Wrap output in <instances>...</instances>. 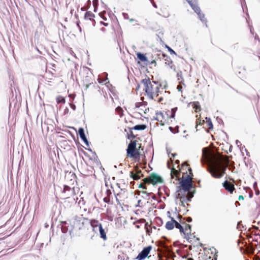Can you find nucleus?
Instances as JSON below:
<instances>
[{"mask_svg":"<svg viewBox=\"0 0 260 260\" xmlns=\"http://www.w3.org/2000/svg\"><path fill=\"white\" fill-rule=\"evenodd\" d=\"M236 144L237 145V146L240 149V147L241 146V145H242V144L241 143V142L239 140H236Z\"/></svg>","mask_w":260,"mask_h":260,"instance_id":"obj_46","label":"nucleus"},{"mask_svg":"<svg viewBox=\"0 0 260 260\" xmlns=\"http://www.w3.org/2000/svg\"><path fill=\"white\" fill-rule=\"evenodd\" d=\"M181 72L180 71L179 73L178 72L177 74V77L178 78H179V77L180 76H181ZM178 80H179V78H178Z\"/></svg>","mask_w":260,"mask_h":260,"instance_id":"obj_61","label":"nucleus"},{"mask_svg":"<svg viewBox=\"0 0 260 260\" xmlns=\"http://www.w3.org/2000/svg\"><path fill=\"white\" fill-rule=\"evenodd\" d=\"M104 202L106 203H109L110 202V197H105L104 199Z\"/></svg>","mask_w":260,"mask_h":260,"instance_id":"obj_37","label":"nucleus"},{"mask_svg":"<svg viewBox=\"0 0 260 260\" xmlns=\"http://www.w3.org/2000/svg\"><path fill=\"white\" fill-rule=\"evenodd\" d=\"M239 200H244V197L242 195H240L238 198Z\"/></svg>","mask_w":260,"mask_h":260,"instance_id":"obj_57","label":"nucleus"},{"mask_svg":"<svg viewBox=\"0 0 260 260\" xmlns=\"http://www.w3.org/2000/svg\"><path fill=\"white\" fill-rule=\"evenodd\" d=\"M193 108L194 109L196 112H198V111H200L201 110V106L200 103L199 102H193L191 103Z\"/></svg>","mask_w":260,"mask_h":260,"instance_id":"obj_21","label":"nucleus"},{"mask_svg":"<svg viewBox=\"0 0 260 260\" xmlns=\"http://www.w3.org/2000/svg\"><path fill=\"white\" fill-rule=\"evenodd\" d=\"M87 222H89V220L84 218L82 215L76 216L71 220L62 222L61 231L63 233L69 232L71 237L79 236V231L83 229Z\"/></svg>","mask_w":260,"mask_h":260,"instance_id":"obj_1","label":"nucleus"},{"mask_svg":"<svg viewBox=\"0 0 260 260\" xmlns=\"http://www.w3.org/2000/svg\"><path fill=\"white\" fill-rule=\"evenodd\" d=\"M166 47L168 49V50L170 52L171 54L176 55V53L169 46L166 45Z\"/></svg>","mask_w":260,"mask_h":260,"instance_id":"obj_31","label":"nucleus"},{"mask_svg":"<svg viewBox=\"0 0 260 260\" xmlns=\"http://www.w3.org/2000/svg\"><path fill=\"white\" fill-rule=\"evenodd\" d=\"M101 24H102L103 25H104L105 26H107L108 25V23H105V22H102V21H101Z\"/></svg>","mask_w":260,"mask_h":260,"instance_id":"obj_62","label":"nucleus"},{"mask_svg":"<svg viewBox=\"0 0 260 260\" xmlns=\"http://www.w3.org/2000/svg\"><path fill=\"white\" fill-rule=\"evenodd\" d=\"M163 100V98L162 97H160L159 99H158V103H161Z\"/></svg>","mask_w":260,"mask_h":260,"instance_id":"obj_60","label":"nucleus"},{"mask_svg":"<svg viewBox=\"0 0 260 260\" xmlns=\"http://www.w3.org/2000/svg\"><path fill=\"white\" fill-rule=\"evenodd\" d=\"M143 182L145 183H147V184H150V183H151L150 179V177L149 178H145L143 179Z\"/></svg>","mask_w":260,"mask_h":260,"instance_id":"obj_34","label":"nucleus"},{"mask_svg":"<svg viewBox=\"0 0 260 260\" xmlns=\"http://www.w3.org/2000/svg\"><path fill=\"white\" fill-rule=\"evenodd\" d=\"M80 138L87 146H89V143L86 138V135H85L82 137H80Z\"/></svg>","mask_w":260,"mask_h":260,"instance_id":"obj_27","label":"nucleus"},{"mask_svg":"<svg viewBox=\"0 0 260 260\" xmlns=\"http://www.w3.org/2000/svg\"><path fill=\"white\" fill-rule=\"evenodd\" d=\"M223 187L230 193H232L235 190L234 185L229 183L227 180L224 181L222 183Z\"/></svg>","mask_w":260,"mask_h":260,"instance_id":"obj_12","label":"nucleus"},{"mask_svg":"<svg viewBox=\"0 0 260 260\" xmlns=\"http://www.w3.org/2000/svg\"><path fill=\"white\" fill-rule=\"evenodd\" d=\"M205 119L207 121V125L209 126L210 129H213V125L210 118L206 117Z\"/></svg>","mask_w":260,"mask_h":260,"instance_id":"obj_25","label":"nucleus"},{"mask_svg":"<svg viewBox=\"0 0 260 260\" xmlns=\"http://www.w3.org/2000/svg\"><path fill=\"white\" fill-rule=\"evenodd\" d=\"M168 167L171 170V178L176 177V180L179 179V186H177L176 192L180 193L189 194L191 193L192 191L191 189L193 188V186L191 182L192 177L190 175H187L183 179H180V171L174 168V167H170V165L168 164Z\"/></svg>","mask_w":260,"mask_h":260,"instance_id":"obj_2","label":"nucleus"},{"mask_svg":"<svg viewBox=\"0 0 260 260\" xmlns=\"http://www.w3.org/2000/svg\"><path fill=\"white\" fill-rule=\"evenodd\" d=\"M142 83L144 84L145 91L148 93L152 91L153 87L149 78H145L142 80Z\"/></svg>","mask_w":260,"mask_h":260,"instance_id":"obj_9","label":"nucleus"},{"mask_svg":"<svg viewBox=\"0 0 260 260\" xmlns=\"http://www.w3.org/2000/svg\"><path fill=\"white\" fill-rule=\"evenodd\" d=\"M177 89L178 90V91H182V87L179 86V85H178L177 86Z\"/></svg>","mask_w":260,"mask_h":260,"instance_id":"obj_59","label":"nucleus"},{"mask_svg":"<svg viewBox=\"0 0 260 260\" xmlns=\"http://www.w3.org/2000/svg\"><path fill=\"white\" fill-rule=\"evenodd\" d=\"M184 219L187 222H191L192 221V218L191 217H185Z\"/></svg>","mask_w":260,"mask_h":260,"instance_id":"obj_39","label":"nucleus"},{"mask_svg":"<svg viewBox=\"0 0 260 260\" xmlns=\"http://www.w3.org/2000/svg\"><path fill=\"white\" fill-rule=\"evenodd\" d=\"M128 259V258H127L125 260H127ZM118 260H125L124 259V255H119L118 256Z\"/></svg>","mask_w":260,"mask_h":260,"instance_id":"obj_43","label":"nucleus"},{"mask_svg":"<svg viewBox=\"0 0 260 260\" xmlns=\"http://www.w3.org/2000/svg\"><path fill=\"white\" fill-rule=\"evenodd\" d=\"M156 115L157 116H159H159H160L162 118H163V117H164V114H163V113H162L161 112H157L156 113Z\"/></svg>","mask_w":260,"mask_h":260,"instance_id":"obj_47","label":"nucleus"},{"mask_svg":"<svg viewBox=\"0 0 260 260\" xmlns=\"http://www.w3.org/2000/svg\"><path fill=\"white\" fill-rule=\"evenodd\" d=\"M150 179L151 181V183L153 185H155L159 183H162L164 182V180L158 174L154 173H152L150 174Z\"/></svg>","mask_w":260,"mask_h":260,"instance_id":"obj_7","label":"nucleus"},{"mask_svg":"<svg viewBox=\"0 0 260 260\" xmlns=\"http://www.w3.org/2000/svg\"><path fill=\"white\" fill-rule=\"evenodd\" d=\"M169 217L171 219V221L167 222L165 227L168 230H172L175 226V223L174 222H176V220L171 216H169Z\"/></svg>","mask_w":260,"mask_h":260,"instance_id":"obj_13","label":"nucleus"},{"mask_svg":"<svg viewBox=\"0 0 260 260\" xmlns=\"http://www.w3.org/2000/svg\"><path fill=\"white\" fill-rule=\"evenodd\" d=\"M147 95L148 96V97L153 100V96H154V92H153V91H150L148 93H146Z\"/></svg>","mask_w":260,"mask_h":260,"instance_id":"obj_32","label":"nucleus"},{"mask_svg":"<svg viewBox=\"0 0 260 260\" xmlns=\"http://www.w3.org/2000/svg\"><path fill=\"white\" fill-rule=\"evenodd\" d=\"M106 197H110L112 194V191L110 189H107L106 191Z\"/></svg>","mask_w":260,"mask_h":260,"instance_id":"obj_35","label":"nucleus"},{"mask_svg":"<svg viewBox=\"0 0 260 260\" xmlns=\"http://www.w3.org/2000/svg\"><path fill=\"white\" fill-rule=\"evenodd\" d=\"M238 47H239V44H238V43H235V44H234L233 45V47L234 49L237 48Z\"/></svg>","mask_w":260,"mask_h":260,"instance_id":"obj_54","label":"nucleus"},{"mask_svg":"<svg viewBox=\"0 0 260 260\" xmlns=\"http://www.w3.org/2000/svg\"><path fill=\"white\" fill-rule=\"evenodd\" d=\"M217 120L218 121V122L219 123V124H223V120L221 119V118H217Z\"/></svg>","mask_w":260,"mask_h":260,"instance_id":"obj_50","label":"nucleus"},{"mask_svg":"<svg viewBox=\"0 0 260 260\" xmlns=\"http://www.w3.org/2000/svg\"><path fill=\"white\" fill-rule=\"evenodd\" d=\"M87 223H90L93 231L96 233L98 232V224H102L98 220L95 219L89 220V222H87Z\"/></svg>","mask_w":260,"mask_h":260,"instance_id":"obj_14","label":"nucleus"},{"mask_svg":"<svg viewBox=\"0 0 260 260\" xmlns=\"http://www.w3.org/2000/svg\"><path fill=\"white\" fill-rule=\"evenodd\" d=\"M227 167L220 164L213 162L208 168V171L215 178H221L225 174Z\"/></svg>","mask_w":260,"mask_h":260,"instance_id":"obj_3","label":"nucleus"},{"mask_svg":"<svg viewBox=\"0 0 260 260\" xmlns=\"http://www.w3.org/2000/svg\"><path fill=\"white\" fill-rule=\"evenodd\" d=\"M175 223V226L176 228L178 229L179 230L181 234H183L184 235H186V233L184 231V229L183 227V226L178 222L177 220H176V222H174Z\"/></svg>","mask_w":260,"mask_h":260,"instance_id":"obj_18","label":"nucleus"},{"mask_svg":"<svg viewBox=\"0 0 260 260\" xmlns=\"http://www.w3.org/2000/svg\"><path fill=\"white\" fill-rule=\"evenodd\" d=\"M195 193V190H193L188 194V196H186L185 193H178L176 194V199L181 200L182 199L184 202H190L191 198H193L194 194Z\"/></svg>","mask_w":260,"mask_h":260,"instance_id":"obj_8","label":"nucleus"},{"mask_svg":"<svg viewBox=\"0 0 260 260\" xmlns=\"http://www.w3.org/2000/svg\"><path fill=\"white\" fill-rule=\"evenodd\" d=\"M70 107H71V108L73 110H75L76 108V105H74V104H70Z\"/></svg>","mask_w":260,"mask_h":260,"instance_id":"obj_51","label":"nucleus"},{"mask_svg":"<svg viewBox=\"0 0 260 260\" xmlns=\"http://www.w3.org/2000/svg\"><path fill=\"white\" fill-rule=\"evenodd\" d=\"M175 131H174V128L172 126H169V130L174 134H176L179 132V127L178 126H176L175 127Z\"/></svg>","mask_w":260,"mask_h":260,"instance_id":"obj_28","label":"nucleus"},{"mask_svg":"<svg viewBox=\"0 0 260 260\" xmlns=\"http://www.w3.org/2000/svg\"><path fill=\"white\" fill-rule=\"evenodd\" d=\"M241 227L244 228V226L242 224V221H240L237 223V229L239 230L241 229Z\"/></svg>","mask_w":260,"mask_h":260,"instance_id":"obj_36","label":"nucleus"},{"mask_svg":"<svg viewBox=\"0 0 260 260\" xmlns=\"http://www.w3.org/2000/svg\"><path fill=\"white\" fill-rule=\"evenodd\" d=\"M122 15L125 19H129V16L127 13H122Z\"/></svg>","mask_w":260,"mask_h":260,"instance_id":"obj_41","label":"nucleus"},{"mask_svg":"<svg viewBox=\"0 0 260 260\" xmlns=\"http://www.w3.org/2000/svg\"><path fill=\"white\" fill-rule=\"evenodd\" d=\"M182 223L185 224V230L189 231V233H186V235H185V238L188 240L190 238L189 236L191 235V226L190 224H186L185 222H183Z\"/></svg>","mask_w":260,"mask_h":260,"instance_id":"obj_17","label":"nucleus"},{"mask_svg":"<svg viewBox=\"0 0 260 260\" xmlns=\"http://www.w3.org/2000/svg\"><path fill=\"white\" fill-rule=\"evenodd\" d=\"M254 189V190H255V194H256V195H257V196L259 195V193H260V191H259V190L257 189V188H256V189Z\"/></svg>","mask_w":260,"mask_h":260,"instance_id":"obj_52","label":"nucleus"},{"mask_svg":"<svg viewBox=\"0 0 260 260\" xmlns=\"http://www.w3.org/2000/svg\"><path fill=\"white\" fill-rule=\"evenodd\" d=\"M98 231L99 232L100 237L104 240L107 239L106 233L105 230L103 229L102 224H98Z\"/></svg>","mask_w":260,"mask_h":260,"instance_id":"obj_16","label":"nucleus"},{"mask_svg":"<svg viewBox=\"0 0 260 260\" xmlns=\"http://www.w3.org/2000/svg\"><path fill=\"white\" fill-rule=\"evenodd\" d=\"M156 219L158 220L156 221V222L158 225H160L162 224L163 221L160 217H156Z\"/></svg>","mask_w":260,"mask_h":260,"instance_id":"obj_33","label":"nucleus"},{"mask_svg":"<svg viewBox=\"0 0 260 260\" xmlns=\"http://www.w3.org/2000/svg\"><path fill=\"white\" fill-rule=\"evenodd\" d=\"M149 64H154L155 66H156V61L155 60H153L151 62H149Z\"/></svg>","mask_w":260,"mask_h":260,"instance_id":"obj_56","label":"nucleus"},{"mask_svg":"<svg viewBox=\"0 0 260 260\" xmlns=\"http://www.w3.org/2000/svg\"><path fill=\"white\" fill-rule=\"evenodd\" d=\"M138 187L140 188H143L144 189H147V187L146 186L143 185L142 183H140Z\"/></svg>","mask_w":260,"mask_h":260,"instance_id":"obj_44","label":"nucleus"},{"mask_svg":"<svg viewBox=\"0 0 260 260\" xmlns=\"http://www.w3.org/2000/svg\"><path fill=\"white\" fill-rule=\"evenodd\" d=\"M147 128V125L146 124H137L135 125L134 127L132 128V129L137 130V131H143L145 130Z\"/></svg>","mask_w":260,"mask_h":260,"instance_id":"obj_20","label":"nucleus"},{"mask_svg":"<svg viewBox=\"0 0 260 260\" xmlns=\"http://www.w3.org/2000/svg\"><path fill=\"white\" fill-rule=\"evenodd\" d=\"M143 176V175L141 170L137 169L135 173L133 171L130 172V177L134 180H138Z\"/></svg>","mask_w":260,"mask_h":260,"instance_id":"obj_11","label":"nucleus"},{"mask_svg":"<svg viewBox=\"0 0 260 260\" xmlns=\"http://www.w3.org/2000/svg\"><path fill=\"white\" fill-rule=\"evenodd\" d=\"M56 102L57 104L64 103L66 102L65 98L61 96H58L56 98Z\"/></svg>","mask_w":260,"mask_h":260,"instance_id":"obj_24","label":"nucleus"},{"mask_svg":"<svg viewBox=\"0 0 260 260\" xmlns=\"http://www.w3.org/2000/svg\"><path fill=\"white\" fill-rule=\"evenodd\" d=\"M157 40L159 41L160 43H164V41H162L161 38L159 36V35H157Z\"/></svg>","mask_w":260,"mask_h":260,"instance_id":"obj_48","label":"nucleus"},{"mask_svg":"<svg viewBox=\"0 0 260 260\" xmlns=\"http://www.w3.org/2000/svg\"><path fill=\"white\" fill-rule=\"evenodd\" d=\"M140 152L139 151L136 150L135 152V157L136 156H140Z\"/></svg>","mask_w":260,"mask_h":260,"instance_id":"obj_49","label":"nucleus"},{"mask_svg":"<svg viewBox=\"0 0 260 260\" xmlns=\"http://www.w3.org/2000/svg\"><path fill=\"white\" fill-rule=\"evenodd\" d=\"M194 12L198 15L199 18L203 23L207 22V19L205 17L204 14L201 12V10L199 6L198 0L189 1L188 2Z\"/></svg>","mask_w":260,"mask_h":260,"instance_id":"obj_4","label":"nucleus"},{"mask_svg":"<svg viewBox=\"0 0 260 260\" xmlns=\"http://www.w3.org/2000/svg\"><path fill=\"white\" fill-rule=\"evenodd\" d=\"M132 130V128H131L130 131H129L130 134H127V138L128 139H134L136 137L134 135Z\"/></svg>","mask_w":260,"mask_h":260,"instance_id":"obj_29","label":"nucleus"},{"mask_svg":"<svg viewBox=\"0 0 260 260\" xmlns=\"http://www.w3.org/2000/svg\"><path fill=\"white\" fill-rule=\"evenodd\" d=\"M137 56L141 61H148L147 56L143 53L138 52L137 53Z\"/></svg>","mask_w":260,"mask_h":260,"instance_id":"obj_19","label":"nucleus"},{"mask_svg":"<svg viewBox=\"0 0 260 260\" xmlns=\"http://www.w3.org/2000/svg\"><path fill=\"white\" fill-rule=\"evenodd\" d=\"M140 192L143 194V196H142V197L147 200L149 199L151 197V195L152 194V192H147L145 191H140Z\"/></svg>","mask_w":260,"mask_h":260,"instance_id":"obj_22","label":"nucleus"},{"mask_svg":"<svg viewBox=\"0 0 260 260\" xmlns=\"http://www.w3.org/2000/svg\"><path fill=\"white\" fill-rule=\"evenodd\" d=\"M205 123L204 120L198 119L197 121V125H202Z\"/></svg>","mask_w":260,"mask_h":260,"instance_id":"obj_38","label":"nucleus"},{"mask_svg":"<svg viewBox=\"0 0 260 260\" xmlns=\"http://www.w3.org/2000/svg\"><path fill=\"white\" fill-rule=\"evenodd\" d=\"M253 187L254 189L257 188V182H254Z\"/></svg>","mask_w":260,"mask_h":260,"instance_id":"obj_58","label":"nucleus"},{"mask_svg":"<svg viewBox=\"0 0 260 260\" xmlns=\"http://www.w3.org/2000/svg\"><path fill=\"white\" fill-rule=\"evenodd\" d=\"M177 108H174L171 109V114L170 117L172 118H174L175 116V112L177 111Z\"/></svg>","mask_w":260,"mask_h":260,"instance_id":"obj_30","label":"nucleus"},{"mask_svg":"<svg viewBox=\"0 0 260 260\" xmlns=\"http://www.w3.org/2000/svg\"><path fill=\"white\" fill-rule=\"evenodd\" d=\"M151 249V246H148L144 247L143 250L138 254L136 259L138 260H144L150 253Z\"/></svg>","mask_w":260,"mask_h":260,"instance_id":"obj_6","label":"nucleus"},{"mask_svg":"<svg viewBox=\"0 0 260 260\" xmlns=\"http://www.w3.org/2000/svg\"><path fill=\"white\" fill-rule=\"evenodd\" d=\"M137 141L134 140L130 142L126 149V153L127 156L131 158L135 157V152L136 149Z\"/></svg>","mask_w":260,"mask_h":260,"instance_id":"obj_5","label":"nucleus"},{"mask_svg":"<svg viewBox=\"0 0 260 260\" xmlns=\"http://www.w3.org/2000/svg\"><path fill=\"white\" fill-rule=\"evenodd\" d=\"M98 3V0H93V5L94 7V12H96L97 8L95 7V5Z\"/></svg>","mask_w":260,"mask_h":260,"instance_id":"obj_42","label":"nucleus"},{"mask_svg":"<svg viewBox=\"0 0 260 260\" xmlns=\"http://www.w3.org/2000/svg\"><path fill=\"white\" fill-rule=\"evenodd\" d=\"M159 92V86H157L155 89V94L156 96L158 95V93Z\"/></svg>","mask_w":260,"mask_h":260,"instance_id":"obj_45","label":"nucleus"},{"mask_svg":"<svg viewBox=\"0 0 260 260\" xmlns=\"http://www.w3.org/2000/svg\"><path fill=\"white\" fill-rule=\"evenodd\" d=\"M142 106V103L141 102H137L135 104V108H140Z\"/></svg>","mask_w":260,"mask_h":260,"instance_id":"obj_40","label":"nucleus"},{"mask_svg":"<svg viewBox=\"0 0 260 260\" xmlns=\"http://www.w3.org/2000/svg\"><path fill=\"white\" fill-rule=\"evenodd\" d=\"M180 202H181V205L182 206L185 207V204H184V201L182 199H181V200H180Z\"/></svg>","mask_w":260,"mask_h":260,"instance_id":"obj_55","label":"nucleus"},{"mask_svg":"<svg viewBox=\"0 0 260 260\" xmlns=\"http://www.w3.org/2000/svg\"><path fill=\"white\" fill-rule=\"evenodd\" d=\"M62 192L66 193L65 198H68L75 194L74 188H73L72 189L69 186L64 185Z\"/></svg>","mask_w":260,"mask_h":260,"instance_id":"obj_10","label":"nucleus"},{"mask_svg":"<svg viewBox=\"0 0 260 260\" xmlns=\"http://www.w3.org/2000/svg\"><path fill=\"white\" fill-rule=\"evenodd\" d=\"M152 194V196H151V198L154 200H156V199L155 196L154 194H153V193Z\"/></svg>","mask_w":260,"mask_h":260,"instance_id":"obj_63","label":"nucleus"},{"mask_svg":"<svg viewBox=\"0 0 260 260\" xmlns=\"http://www.w3.org/2000/svg\"><path fill=\"white\" fill-rule=\"evenodd\" d=\"M69 111V108L66 107L64 110V115H66V114L68 113Z\"/></svg>","mask_w":260,"mask_h":260,"instance_id":"obj_53","label":"nucleus"},{"mask_svg":"<svg viewBox=\"0 0 260 260\" xmlns=\"http://www.w3.org/2000/svg\"><path fill=\"white\" fill-rule=\"evenodd\" d=\"M94 15L90 11H87L84 15V19L85 20H89L93 21V25L94 26L95 22L93 19Z\"/></svg>","mask_w":260,"mask_h":260,"instance_id":"obj_15","label":"nucleus"},{"mask_svg":"<svg viewBox=\"0 0 260 260\" xmlns=\"http://www.w3.org/2000/svg\"><path fill=\"white\" fill-rule=\"evenodd\" d=\"M161 55L163 56L165 60L167 61H170L171 63L173 62V61L171 59L170 57L168 55L165 54V53L157 54V56L158 58H161V56H160Z\"/></svg>","mask_w":260,"mask_h":260,"instance_id":"obj_23","label":"nucleus"},{"mask_svg":"<svg viewBox=\"0 0 260 260\" xmlns=\"http://www.w3.org/2000/svg\"><path fill=\"white\" fill-rule=\"evenodd\" d=\"M78 134H79L80 137H82L85 135L84 129L83 127H80L78 129Z\"/></svg>","mask_w":260,"mask_h":260,"instance_id":"obj_26","label":"nucleus"},{"mask_svg":"<svg viewBox=\"0 0 260 260\" xmlns=\"http://www.w3.org/2000/svg\"><path fill=\"white\" fill-rule=\"evenodd\" d=\"M152 6H153L154 8H157V5H156V4L154 2V3H152Z\"/></svg>","mask_w":260,"mask_h":260,"instance_id":"obj_64","label":"nucleus"}]
</instances>
